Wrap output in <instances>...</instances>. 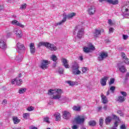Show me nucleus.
Returning a JSON list of instances; mask_svg holds the SVG:
<instances>
[{"instance_id": "1", "label": "nucleus", "mask_w": 129, "mask_h": 129, "mask_svg": "<svg viewBox=\"0 0 129 129\" xmlns=\"http://www.w3.org/2000/svg\"><path fill=\"white\" fill-rule=\"evenodd\" d=\"M63 93V91L60 89H55L54 90L50 89L48 91V95L52 96L51 97V99L57 100L61 98V95Z\"/></svg>"}, {"instance_id": "2", "label": "nucleus", "mask_w": 129, "mask_h": 129, "mask_svg": "<svg viewBox=\"0 0 129 129\" xmlns=\"http://www.w3.org/2000/svg\"><path fill=\"white\" fill-rule=\"evenodd\" d=\"M42 46H44L47 49H49L50 51H56L57 50V47H56V46L49 42H40L38 44V47H40Z\"/></svg>"}, {"instance_id": "3", "label": "nucleus", "mask_w": 129, "mask_h": 129, "mask_svg": "<svg viewBox=\"0 0 129 129\" xmlns=\"http://www.w3.org/2000/svg\"><path fill=\"white\" fill-rule=\"evenodd\" d=\"M62 16L63 17L62 20L56 24L57 26H60V25L64 24V23L66 22L67 19H72V18H73V17H75V16H76V13H70L68 14V15H66V13H63Z\"/></svg>"}, {"instance_id": "4", "label": "nucleus", "mask_w": 129, "mask_h": 129, "mask_svg": "<svg viewBox=\"0 0 129 129\" xmlns=\"http://www.w3.org/2000/svg\"><path fill=\"white\" fill-rule=\"evenodd\" d=\"M95 50V47L92 44V43H89L88 44V47L85 46L83 47V51L85 53H88L92 51Z\"/></svg>"}, {"instance_id": "5", "label": "nucleus", "mask_w": 129, "mask_h": 129, "mask_svg": "<svg viewBox=\"0 0 129 129\" xmlns=\"http://www.w3.org/2000/svg\"><path fill=\"white\" fill-rule=\"evenodd\" d=\"M75 121L76 122L77 124H82L84 123L85 121V118L84 116H77L75 118Z\"/></svg>"}, {"instance_id": "6", "label": "nucleus", "mask_w": 129, "mask_h": 129, "mask_svg": "<svg viewBox=\"0 0 129 129\" xmlns=\"http://www.w3.org/2000/svg\"><path fill=\"white\" fill-rule=\"evenodd\" d=\"M49 61L47 60H43L40 63V68L43 70H45L49 67Z\"/></svg>"}, {"instance_id": "7", "label": "nucleus", "mask_w": 129, "mask_h": 129, "mask_svg": "<svg viewBox=\"0 0 129 129\" xmlns=\"http://www.w3.org/2000/svg\"><path fill=\"white\" fill-rule=\"evenodd\" d=\"M104 30L101 29V30L95 29V32L93 33L94 38H98L99 36L101 35V33H103Z\"/></svg>"}, {"instance_id": "8", "label": "nucleus", "mask_w": 129, "mask_h": 129, "mask_svg": "<svg viewBox=\"0 0 129 129\" xmlns=\"http://www.w3.org/2000/svg\"><path fill=\"white\" fill-rule=\"evenodd\" d=\"M107 57H108V54L107 52H101L98 58L99 59V61H102L105 59V58H107Z\"/></svg>"}, {"instance_id": "9", "label": "nucleus", "mask_w": 129, "mask_h": 129, "mask_svg": "<svg viewBox=\"0 0 129 129\" xmlns=\"http://www.w3.org/2000/svg\"><path fill=\"white\" fill-rule=\"evenodd\" d=\"M87 12L90 16H93L96 12V9L95 6H91L88 10Z\"/></svg>"}, {"instance_id": "10", "label": "nucleus", "mask_w": 129, "mask_h": 129, "mask_svg": "<svg viewBox=\"0 0 129 129\" xmlns=\"http://www.w3.org/2000/svg\"><path fill=\"white\" fill-rule=\"evenodd\" d=\"M62 117L64 119H69L71 117V113L68 111H63L62 112Z\"/></svg>"}, {"instance_id": "11", "label": "nucleus", "mask_w": 129, "mask_h": 129, "mask_svg": "<svg viewBox=\"0 0 129 129\" xmlns=\"http://www.w3.org/2000/svg\"><path fill=\"white\" fill-rule=\"evenodd\" d=\"M121 57L123 60L124 63L125 64H126V65H129V59L126 57V55H125V54L124 53V52H121Z\"/></svg>"}, {"instance_id": "12", "label": "nucleus", "mask_w": 129, "mask_h": 129, "mask_svg": "<svg viewBox=\"0 0 129 129\" xmlns=\"http://www.w3.org/2000/svg\"><path fill=\"white\" fill-rule=\"evenodd\" d=\"M61 60L63 66H64L65 68H67V69H69V64H68V60L65 58H62Z\"/></svg>"}, {"instance_id": "13", "label": "nucleus", "mask_w": 129, "mask_h": 129, "mask_svg": "<svg viewBox=\"0 0 129 129\" xmlns=\"http://www.w3.org/2000/svg\"><path fill=\"white\" fill-rule=\"evenodd\" d=\"M0 48L3 50L7 49V42L4 41V39H0Z\"/></svg>"}, {"instance_id": "14", "label": "nucleus", "mask_w": 129, "mask_h": 129, "mask_svg": "<svg viewBox=\"0 0 129 129\" xmlns=\"http://www.w3.org/2000/svg\"><path fill=\"white\" fill-rule=\"evenodd\" d=\"M108 78H109L108 77H104L103 78L101 79L100 83L102 86H105L106 85V82L108 80Z\"/></svg>"}, {"instance_id": "15", "label": "nucleus", "mask_w": 129, "mask_h": 129, "mask_svg": "<svg viewBox=\"0 0 129 129\" xmlns=\"http://www.w3.org/2000/svg\"><path fill=\"white\" fill-rule=\"evenodd\" d=\"M73 74L74 75H79L81 74V72L79 71V67H77L76 68L73 67Z\"/></svg>"}, {"instance_id": "16", "label": "nucleus", "mask_w": 129, "mask_h": 129, "mask_svg": "<svg viewBox=\"0 0 129 129\" xmlns=\"http://www.w3.org/2000/svg\"><path fill=\"white\" fill-rule=\"evenodd\" d=\"M17 46L18 50H20L21 51L26 50V47H25V45L21 44L20 42L17 43Z\"/></svg>"}, {"instance_id": "17", "label": "nucleus", "mask_w": 129, "mask_h": 129, "mask_svg": "<svg viewBox=\"0 0 129 129\" xmlns=\"http://www.w3.org/2000/svg\"><path fill=\"white\" fill-rule=\"evenodd\" d=\"M30 49L31 54H34L36 52V47H35V44L31 43L30 44Z\"/></svg>"}, {"instance_id": "18", "label": "nucleus", "mask_w": 129, "mask_h": 129, "mask_svg": "<svg viewBox=\"0 0 129 129\" xmlns=\"http://www.w3.org/2000/svg\"><path fill=\"white\" fill-rule=\"evenodd\" d=\"M12 25H15V26H18V27H21V28H24V25L21 24L19 21L15 20L12 22Z\"/></svg>"}, {"instance_id": "19", "label": "nucleus", "mask_w": 129, "mask_h": 129, "mask_svg": "<svg viewBox=\"0 0 129 129\" xmlns=\"http://www.w3.org/2000/svg\"><path fill=\"white\" fill-rule=\"evenodd\" d=\"M84 32V29H83V28H81L77 33L78 38H79V39H81V38H82V36L83 35Z\"/></svg>"}, {"instance_id": "20", "label": "nucleus", "mask_w": 129, "mask_h": 129, "mask_svg": "<svg viewBox=\"0 0 129 129\" xmlns=\"http://www.w3.org/2000/svg\"><path fill=\"white\" fill-rule=\"evenodd\" d=\"M101 97L102 98L103 103L104 104H106V103L108 102V99H107V97H106V96H104V95L103 94H102L101 95Z\"/></svg>"}, {"instance_id": "21", "label": "nucleus", "mask_w": 129, "mask_h": 129, "mask_svg": "<svg viewBox=\"0 0 129 129\" xmlns=\"http://www.w3.org/2000/svg\"><path fill=\"white\" fill-rule=\"evenodd\" d=\"M15 34L17 37L21 38V37H22V30L19 29H16L15 31Z\"/></svg>"}, {"instance_id": "22", "label": "nucleus", "mask_w": 129, "mask_h": 129, "mask_svg": "<svg viewBox=\"0 0 129 129\" xmlns=\"http://www.w3.org/2000/svg\"><path fill=\"white\" fill-rule=\"evenodd\" d=\"M13 122H14V123H15V124H18V123H19V122H20L21 121V119L18 118V117H17L16 116L13 117Z\"/></svg>"}, {"instance_id": "23", "label": "nucleus", "mask_w": 129, "mask_h": 129, "mask_svg": "<svg viewBox=\"0 0 129 129\" xmlns=\"http://www.w3.org/2000/svg\"><path fill=\"white\" fill-rule=\"evenodd\" d=\"M108 4L113 5H118V0H108Z\"/></svg>"}, {"instance_id": "24", "label": "nucleus", "mask_w": 129, "mask_h": 129, "mask_svg": "<svg viewBox=\"0 0 129 129\" xmlns=\"http://www.w3.org/2000/svg\"><path fill=\"white\" fill-rule=\"evenodd\" d=\"M112 118L110 116H108L105 119V123L106 124H109L110 123V121H111Z\"/></svg>"}, {"instance_id": "25", "label": "nucleus", "mask_w": 129, "mask_h": 129, "mask_svg": "<svg viewBox=\"0 0 129 129\" xmlns=\"http://www.w3.org/2000/svg\"><path fill=\"white\" fill-rule=\"evenodd\" d=\"M54 116L55 117V120H56V121L61 119V114H60V113H55L54 114Z\"/></svg>"}, {"instance_id": "26", "label": "nucleus", "mask_w": 129, "mask_h": 129, "mask_svg": "<svg viewBox=\"0 0 129 129\" xmlns=\"http://www.w3.org/2000/svg\"><path fill=\"white\" fill-rule=\"evenodd\" d=\"M119 70L121 72V73H124V72H126V70L125 69V67H124V66H121L119 67Z\"/></svg>"}, {"instance_id": "27", "label": "nucleus", "mask_w": 129, "mask_h": 129, "mask_svg": "<svg viewBox=\"0 0 129 129\" xmlns=\"http://www.w3.org/2000/svg\"><path fill=\"white\" fill-rule=\"evenodd\" d=\"M51 60H52L53 62H56V61L58 60V57L55 55H52L50 57Z\"/></svg>"}, {"instance_id": "28", "label": "nucleus", "mask_w": 129, "mask_h": 129, "mask_svg": "<svg viewBox=\"0 0 129 129\" xmlns=\"http://www.w3.org/2000/svg\"><path fill=\"white\" fill-rule=\"evenodd\" d=\"M125 100V98L122 96H119L117 99V101H119V102H123Z\"/></svg>"}, {"instance_id": "29", "label": "nucleus", "mask_w": 129, "mask_h": 129, "mask_svg": "<svg viewBox=\"0 0 129 129\" xmlns=\"http://www.w3.org/2000/svg\"><path fill=\"white\" fill-rule=\"evenodd\" d=\"M88 124L90 126H94L96 125V122L94 120H91L89 121Z\"/></svg>"}, {"instance_id": "30", "label": "nucleus", "mask_w": 129, "mask_h": 129, "mask_svg": "<svg viewBox=\"0 0 129 129\" xmlns=\"http://www.w3.org/2000/svg\"><path fill=\"white\" fill-rule=\"evenodd\" d=\"M73 109L76 111H79L81 109V107L80 106H74Z\"/></svg>"}, {"instance_id": "31", "label": "nucleus", "mask_w": 129, "mask_h": 129, "mask_svg": "<svg viewBox=\"0 0 129 129\" xmlns=\"http://www.w3.org/2000/svg\"><path fill=\"white\" fill-rule=\"evenodd\" d=\"M26 90H27V89L26 88H24V89L21 88L19 89V93H20V94H22V93H24V92H26Z\"/></svg>"}, {"instance_id": "32", "label": "nucleus", "mask_w": 129, "mask_h": 129, "mask_svg": "<svg viewBox=\"0 0 129 129\" xmlns=\"http://www.w3.org/2000/svg\"><path fill=\"white\" fill-rule=\"evenodd\" d=\"M109 90L111 91L112 93H114V91H115V87L114 86H111Z\"/></svg>"}, {"instance_id": "33", "label": "nucleus", "mask_w": 129, "mask_h": 129, "mask_svg": "<svg viewBox=\"0 0 129 129\" xmlns=\"http://www.w3.org/2000/svg\"><path fill=\"white\" fill-rule=\"evenodd\" d=\"M22 82H23V80L22 79H20L19 80H17L16 81V84L18 86H20V85H22Z\"/></svg>"}, {"instance_id": "34", "label": "nucleus", "mask_w": 129, "mask_h": 129, "mask_svg": "<svg viewBox=\"0 0 129 129\" xmlns=\"http://www.w3.org/2000/svg\"><path fill=\"white\" fill-rule=\"evenodd\" d=\"M26 8H27V4H23L20 7L21 10H26Z\"/></svg>"}, {"instance_id": "35", "label": "nucleus", "mask_w": 129, "mask_h": 129, "mask_svg": "<svg viewBox=\"0 0 129 129\" xmlns=\"http://www.w3.org/2000/svg\"><path fill=\"white\" fill-rule=\"evenodd\" d=\"M28 116H30V113H25L23 114V118L27 119L28 118Z\"/></svg>"}, {"instance_id": "36", "label": "nucleus", "mask_w": 129, "mask_h": 129, "mask_svg": "<svg viewBox=\"0 0 129 129\" xmlns=\"http://www.w3.org/2000/svg\"><path fill=\"white\" fill-rule=\"evenodd\" d=\"M34 109L35 107L33 106H30L28 107V108H27V110H28V111H33V110H34Z\"/></svg>"}, {"instance_id": "37", "label": "nucleus", "mask_w": 129, "mask_h": 129, "mask_svg": "<svg viewBox=\"0 0 129 129\" xmlns=\"http://www.w3.org/2000/svg\"><path fill=\"white\" fill-rule=\"evenodd\" d=\"M103 124V118L101 117L99 119V125H100V126H102Z\"/></svg>"}, {"instance_id": "38", "label": "nucleus", "mask_w": 129, "mask_h": 129, "mask_svg": "<svg viewBox=\"0 0 129 129\" xmlns=\"http://www.w3.org/2000/svg\"><path fill=\"white\" fill-rule=\"evenodd\" d=\"M112 116H113V119H116L118 121H120V120L119 119V117H117V116L115 115H113Z\"/></svg>"}, {"instance_id": "39", "label": "nucleus", "mask_w": 129, "mask_h": 129, "mask_svg": "<svg viewBox=\"0 0 129 129\" xmlns=\"http://www.w3.org/2000/svg\"><path fill=\"white\" fill-rule=\"evenodd\" d=\"M117 113H118V114H120V116H123V113H122L121 110H118Z\"/></svg>"}, {"instance_id": "40", "label": "nucleus", "mask_w": 129, "mask_h": 129, "mask_svg": "<svg viewBox=\"0 0 129 129\" xmlns=\"http://www.w3.org/2000/svg\"><path fill=\"white\" fill-rule=\"evenodd\" d=\"M82 71L83 73H86V72H87V68L86 67L83 68L82 69Z\"/></svg>"}, {"instance_id": "41", "label": "nucleus", "mask_w": 129, "mask_h": 129, "mask_svg": "<svg viewBox=\"0 0 129 129\" xmlns=\"http://www.w3.org/2000/svg\"><path fill=\"white\" fill-rule=\"evenodd\" d=\"M68 84H69V85L70 86H74V82H73L71 81H68Z\"/></svg>"}, {"instance_id": "42", "label": "nucleus", "mask_w": 129, "mask_h": 129, "mask_svg": "<svg viewBox=\"0 0 129 129\" xmlns=\"http://www.w3.org/2000/svg\"><path fill=\"white\" fill-rule=\"evenodd\" d=\"M114 83V79H111L110 82H109V85H111V84H113Z\"/></svg>"}, {"instance_id": "43", "label": "nucleus", "mask_w": 129, "mask_h": 129, "mask_svg": "<svg viewBox=\"0 0 129 129\" xmlns=\"http://www.w3.org/2000/svg\"><path fill=\"white\" fill-rule=\"evenodd\" d=\"M108 24H109L110 26H113V23H112V21L111 19L108 20Z\"/></svg>"}, {"instance_id": "44", "label": "nucleus", "mask_w": 129, "mask_h": 129, "mask_svg": "<svg viewBox=\"0 0 129 129\" xmlns=\"http://www.w3.org/2000/svg\"><path fill=\"white\" fill-rule=\"evenodd\" d=\"M120 129H126V126H125V124H123L120 125Z\"/></svg>"}, {"instance_id": "45", "label": "nucleus", "mask_w": 129, "mask_h": 129, "mask_svg": "<svg viewBox=\"0 0 129 129\" xmlns=\"http://www.w3.org/2000/svg\"><path fill=\"white\" fill-rule=\"evenodd\" d=\"M120 93L124 97H125L127 95V94H126V92H122H122H120Z\"/></svg>"}, {"instance_id": "46", "label": "nucleus", "mask_w": 129, "mask_h": 129, "mask_svg": "<svg viewBox=\"0 0 129 129\" xmlns=\"http://www.w3.org/2000/svg\"><path fill=\"white\" fill-rule=\"evenodd\" d=\"M128 38V36H127V35H125L123 34L122 36V39L123 40H126V39H127Z\"/></svg>"}, {"instance_id": "47", "label": "nucleus", "mask_w": 129, "mask_h": 129, "mask_svg": "<svg viewBox=\"0 0 129 129\" xmlns=\"http://www.w3.org/2000/svg\"><path fill=\"white\" fill-rule=\"evenodd\" d=\"M114 127H117V126H118V121H116L114 123Z\"/></svg>"}, {"instance_id": "48", "label": "nucleus", "mask_w": 129, "mask_h": 129, "mask_svg": "<svg viewBox=\"0 0 129 129\" xmlns=\"http://www.w3.org/2000/svg\"><path fill=\"white\" fill-rule=\"evenodd\" d=\"M63 72H64V70L62 69H59L58 70V73L59 74H62Z\"/></svg>"}, {"instance_id": "49", "label": "nucleus", "mask_w": 129, "mask_h": 129, "mask_svg": "<svg viewBox=\"0 0 129 129\" xmlns=\"http://www.w3.org/2000/svg\"><path fill=\"white\" fill-rule=\"evenodd\" d=\"M44 121H45V122H49V117H44Z\"/></svg>"}, {"instance_id": "50", "label": "nucleus", "mask_w": 129, "mask_h": 129, "mask_svg": "<svg viewBox=\"0 0 129 129\" xmlns=\"http://www.w3.org/2000/svg\"><path fill=\"white\" fill-rule=\"evenodd\" d=\"M114 30V29L113 28H110L109 29V33H113V31Z\"/></svg>"}, {"instance_id": "51", "label": "nucleus", "mask_w": 129, "mask_h": 129, "mask_svg": "<svg viewBox=\"0 0 129 129\" xmlns=\"http://www.w3.org/2000/svg\"><path fill=\"white\" fill-rule=\"evenodd\" d=\"M8 103V101L6 99H4L2 102V104H7Z\"/></svg>"}, {"instance_id": "52", "label": "nucleus", "mask_w": 129, "mask_h": 129, "mask_svg": "<svg viewBox=\"0 0 129 129\" xmlns=\"http://www.w3.org/2000/svg\"><path fill=\"white\" fill-rule=\"evenodd\" d=\"M72 129H78V126L77 125H74L73 126H72Z\"/></svg>"}, {"instance_id": "53", "label": "nucleus", "mask_w": 129, "mask_h": 129, "mask_svg": "<svg viewBox=\"0 0 129 129\" xmlns=\"http://www.w3.org/2000/svg\"><path fill=\"white\" fill-rule=\"evenodd\" d=\"M16 81H17V80H16V79H15V80H12V82H11L12 84H15V82H16Z\"/></svg>"}, {"instance_id": "54", "label": "nucleus", "mask_w": 129, "mask_h": 129, "mask_svg": "<svg viewBox=\"0 0 129 129\" xmlns=\"http://www.w3.org/2000/svg\"><path fill=\"white\" fill-rule=\"evenodd\" d=\"M109 0H99L100 3H102V2H107V3H108Z\"/></svg>"}, {"instance_id": "55", "label": "nucleus", "mask_w": 129, "mask_h": 129, "mask_svg": "<svg viewBox=\"0 0 129 129\" xmlns=\"http://www.w3.org/2000/svg\"><path fill=\"white\" fill-rule=\"evenodd\" d=\"M4 9H5V7L4 6H1L0 5V11H3V10H4Z\"/></svg>"}, {"instance_id": "56", "label": "nucleus", "mask_w": 129, "mask_h": 129, "mask_svg": "<svg viewBox=\"0 0 129 129\" xmlns=\"http://www.w3.org/2000/svg\"><path fill=\"white\" fill-rule=\"evenodd\" d=\"M103 108H104V110H107V106H105L103 107Z\"/></svg>"}, {"instance_id": "57", "label": "nucleus", "mask_w": 129, "mask_h": 129, "mask_svg": "<svg viewBox=\"0 0 129 129\" xmlns=\"http://www.w3.org/2000/svg\"><path fill=\"white\" fill-rule=\"evenodd\" d=\"M79 58L81 61H82V60H83V57L82 56H80Z\"/></svg>"}, {"instance_id": "58", "label": "nucleus", "mask_w": 129, "mask_h": 129, "mask_svg": "<svg viewBox=\"0 0 129 129\" xmlns=\"http://www.w3.org/2000/svg\"><path fill=\"white\" fill-rule=\"evenodd\" d=\"M110 91L109 90H108L107 92L106 95H108L109 94H110V93L109 92Z\"/></svg>"}, {"instance_id": "59", "label": "nucleus", "mask_w": 129, "mask_h": 129, "mask_svg": "<svg viewBox=\"0 0 129 129\" xmlns=\"http://www.w3.org/2000/svg\"><path fill=\"white\" fill-rule=\"evenodd\" d=\"M98 110H101V109H102V107L100 106V107H99L98 108Z\"/></svg>"}, {"instance_id": "60", "label": "nucleus", "mask_w": 129, "mask_h": 129, "mask_svg": "<svg viewBox=\"0 0 129 129\" xmlns=\"http://www.w3.org/2000/svg\"><path fill=\"white\" fill-rule=\"evenodd\" d=\"M18 77H19V78H21V77H22V74H19Z\"/></svg>"}, {"instance_id": "61", "label": "nucleus", "mask_w": 129, "mask_h": 129, "mask_svg": "<svg viewBox=\"0 0 129 129\" xmlns=\"http://www.w3.org/2000/svg\"><path fill=\"white\" fill-rule=\"evenodd\" d=\"M126 77H128V76H129V73H127L126 74Z\"/></svg>"}, {"instance_id": "62", "label": "nucleus", "mask_w": 129, "mask_h": 129, "mask_svg": "<svg viewBox=\"0 0 129 129\" xmlns=\"http://www.w3.org/2000/svg\"><path fill=\"white\" fill-rule=\"evenodd\" d=\"M78 27H77L76 28V30H77L78 29Z\"/></svg>"}, {"instance_id": "63", "label": "nucleus", "mask_w": 129, "mask_h": 129, "mask_svg": "<svg viewBox=\"0 0 129 129\" xmlns=\"http://www.w3.org/2000/svg\"><path fill=\"white\" fill-rule=\"evenodd\" d=\"M112 129H117L116 128H112Z\"/></svg>"}, {"instance_id": "64", "label": "nucleus", "mask_w": 129, "mask_h": 129, "mask_svg": "<svg viewBox=\"0 0 129 129\" xmlns=\"http://www.w3.org/2000/svg\"><path fill=\"white\" fill-rule=\"evenodd\" d=\"M47 129H51V128H47Z\"/></svg>"}]
</instances>
